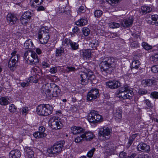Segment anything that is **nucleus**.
I'll use <instances>...</instances> for the list:
<instances>
[{
  "mask_svg": "<svg viewBox=\"0 0 158 158\" xmlns=\"http://www.w3.org/2000/svg\"><path fill=\"white\" fill-rule=\"evenodd\" d=\"M137 158H150L147 155H139Z\"/></svg>",
  "mask_w": 158,
  "mask_h": 158,
  "instance_id": "obj_64",
  "label": "nucleus"
},
{
  "mask_svg": "<svg viewBox=\"0 0 158 158\" xmlns=\"http://www.w3.org/2000/svg\"><path fill=\"white\" fill-rule=\"evenodd\" d=\"M49 30L48 27H41L39 31L38 38L42 44L47 43L49 38Z\"/></svg>",
  "mask_w": 158,
  "mask_h": 158,
  "instance_id": "obj_5",
  "label": "nucleus"
},
{
  "mask_svg": "<svg viewBox=\"0 0 158 158\" xmlns=\"http://www.w3.org/2000/svg\"><path fill=\"white\" fill-rule=\"evenodd\" d=\"M21 155L20 152L17 150H13L10 151L9 154L10 158H19Z\"/></svg>",
  "mask_w": 158,
  "mask_h": 158,
  "instance_id": "obj_17",
  "label": "nucleus"
},
{
  "mask_svg": "<svg viewBox=\"0 0 158 158\" xmlns=\"http://www.w3.org/2000/svg\"><path fill=\"white\" fill-rule=\"evenodd\" d=\"M72 132L73 134H77L83 133L85 130L82 128L80 127L73 126L71 127Z\"/></svg>",
  "mask_w": 158,
  "mask_h": 158,
  "instance_id": "obj_19",
  "label": "nucleus"
},
{
  "mask_svg": "<svg viewBox=\"0 0 158 158\" xmlns=\"http://www.w3.org/2000/svg\"><path fill=\"white\" fill-rule=\"evenodd\" d=\"M140 65V63L139 60H134L132 62L131 67V68L138 69Z\"/></svg>",
  "mask_w": 158,
  "mask_h": 158,
  "instance_id": "obj_29",
  "label": "nucleus"
},
{
  "mask_svg": "<svg viewBox=\"0 0 158 158\" xmlns=\"http://www.w3.org/2000/svg\"><path fill=\"white\" fill-rule=\"evenodd\" d=\"M131 46L132 47H138L139 46V45L138 42L134 41L131 43Z\"/></svg>",
  "mask_w": 158,
  "mask_h": 158,
  "instance_id": "obj_52",
  "label": "nucleus"
},
{
  "mask_svg": "<svg viewBox=\"0 0 158 158\" xmlns=\"http://www.w3.org/2000/svg\"><path fill=\"white\" fill-rule=\"evenodd\" d=\"M94 135L91 132H85L82 134V136H83L84 139H85L86 140H90L92 139L94 137Z\"/></svg>",
  "mask_w": 158,
  "mask_h": 158,
  "instance_id": "obj_20",
  "label": "nucleus"
},
{
  "mask_svg": "<svg viewBox=\"0 0 158 158\" xmlns=\"http://www.w3.org/2000/svg\"><path fill=\"white\" fill-rule=\"evenodd\" d=\"M92 73L91 72H89L88 73L82 72L80 74L81 77V84L82 85H85L88 82L89 80L91 77Z\"/></svg>",
  "mask_w": 158,
  "mask_h": 158,
  "instance_id": "obj_9",
  "label": "nucleus"
},
{
  "mask_svg": "<svg viewBox=\"0 0 158 158\" xmlns=\"http://www.w3.org/2000/svg\"><path fill=\"white\" fill-rule=\"evenodd\" d=\"M85 7L84 6H80L78 8V13L79 14V13L81 12L82 11H84Z\"/></svg>",
  "mask_w": 158,
  "mask_h": 158,
  "instance_id": "obj_63",
  "label": "nucleus"
},
{
  "mask_svg": "<svg viewBox=\"0 0 158 158\" xmlns=\"http://www.w3.org/2000/svg\"><path fill=\"white\" fill-rule=\"evenodd\" d=\"M133 92L130 90L127 86H123L120 88L118 94V97L123 99H130L133 96Z\"/></svg>",
  "mask_w": 158,
  "mask_h": 158,
  "instance_id": "obj_3",
  "label": "nucleus"
},
{
  "mask_svg": "<svg viewBox=\"0 0 158 158\" xmlns=\"http://www.w3.org/2000/svg\"><path fill=\"white\" fill-rule=\"evenodd\" d=\"M71 42H72V41L70 39L66 38L62 42V44L67 46L69 45H70Z\"/></svg>",
  "mask_w": 158,
  "mask_h": 158,
  "instance_id": "obj_41",
  "label": "nucleus"
},
{
  "mask_svg": "<svg viewBox=\"0 0 158 158\" xmlns=\"http://www.w3.org/2000/svg\"><path fill=\"white\" fill-rule=\"evenodd\" d=\"M105 147L107 152H108V151H111L115 149L114 145L110 142H107L105 145Z\"/></svg>",
  "mask_w": 158,
  "mask_h": 158,
  "instance_id": "obj_24",
  "label": "nucleus"
},
{
  "mask_svg": "<svg viewBox=\"0 0 158 158\" xmlns=\"http://www.w3.org/2000/svg\"><path fill=\"white\" fill-rule=\"evenodd\" d=\"M8 103L7 99L4 97L0 99V104L2 105H5Z\"/></svg>",
  "mask_w": 158,
  "mask_h": 158,
  "instance_id": "obj_38",
  "label": "nucleus"
},
{
  "mask_svg": "<svg viewBox=\"0 0 158 158\" xmlns=\"http://www.w3.org/2000/svg\"><path fill=\"white\" fill-rule=\"evenodd\" d=\"M9 110L11 112L14 113L16 110V108L14 105L12 104L9 107Z\"/></svg>",
  "mask_w": 158,
  "mask_h": 158,
  "instance_id": "obj_46",
  "label": "nucleus"
},
{
  "mask_svg": "<svg viewBox=\"0 0 158 158\" xmlns=\"http://www.w3.org/2000/svg\"><path fill=\"white\" fill-rule=\"evenodd\" d=\"M42 65L44 68H46L50 67V64L47 62L44 61L42 62Z\"/></svg>",
  "mask_w": 158,
  "mask_h": 158,
  "instance_id": "obj_54",
  "label": "nucleus"
},
{
  "mask_svg": "<svg viewBox=\"0 0 158 158\" xmlns=\"http://www.w3.org/2000/svg\"><path fill=\"white\" fill-rule=\"evenodd\" d=\"M156 81V80L154 78H153L151 79L143 80L142 81V83L143 85H145L149 86L155 84Z\"/></svg>",
  "mask_w": 158,
  "mask_h": 158,
  "instance_id": "obj_23",
  "label": "nucleus"
},
{
  "mask_svg": "<svg viewBox=\"0 0 158 158\" xmlns=\"http://www.w3.org/2000/svg\"><path fill=\"white\" fill-rule=\"evenodd\" d=\"M33 44L30 40L26 41L24 44V47L26 49H29L31 48Z\"/></svg>",
  "mask_w": 158,
  "mask_h": 158,
  "instance_id": "obj_28",
  "label": "nucleus"
},
{
  "mask_svg": "<svg viewBox=\"0 0 158 158\" xmlns=\"http://www.w3.org/2000/svg\"><path fill=\"white\" fill-rule=\"evenodd\" d=\"M119 158H126L127 154L124 152H120L119 155Z\"/></svg>",
  "mask_w": 158,
  "mask_h": 158,
  "instance_id": "obj_50",
  "label": "nucleus"
},
{
  "mask_svg": "<svg viewBox=\"0 0 158 158\" xmlns=\"http://www.w3.org/2000/svg\"><path fill=\"white\" fill-rule=\"evenodd\" d=\"M95 150V148H93L88 152L87 154V156L88 157L91 158L93 155L94 152Z\"/></svg>",
  "mask_w": 158,
  "mask_h": 158,
  "instance_id": "obj_47",
  "label": "nucleus"
},
{
  "mask_svg": "<svg viewBox=\"0 0 158 158\" xmlns=\"http://www.w3.org/2000/svg\"><path fill=\"white\" fill-rule=\"evenodd\" d=\"M36 111L39 115L46 116L52 113V107L49 104L40 105L37 107Z\"/></svg>",
  "mask_w": 158,
  "mask_h": 158,
  "instance_id": "obj_4",
  "label": "nucleus"
},
{
  "mask_svg": "<svg viewBox=\"0 0 158 158\" xmlns=\"http://www.w3.org/2000/svg\"><path fill=\"white\" fill-rule=\"evenodd\" d=\"M58 118V117H55L56 125L58 127V129H60L63 127V125L60 121H59Z\"/></svg>",
  "mask_w": 158,
  "mask_h": 158,
  "instance_id": "obj_32",
  "label": "nucleus"
},
{
  "mask_svg": "<svg viewBox=\"0 0 158 158\" xmlns=\"http://www.w3.org/2000/svg\"><path fill=\"white\" fill-rule=\"evenodd\" d=\"M87 23L88 20L87 19L85 18H82L77 21L76 24L77 25L83 26L87 24Z\"/></svg>",
  "mask_w": 158,
  "mask_h": 158,
  "instance_id": "obj_27",
  "label": "nucleus"
},
{
  "mask_svg": "<svg viewBox=\"0 0 158 158\" xmlns=\"http://www.w3.org/2000/svg\"><path fill=\"white\" fill-rule=\"evenodd\" d=\"M32 16V14L29 11H27L24 12L22 16L27 18L29 19H31Z\"/></svg>",
  "mask_w": 158,
  "mask_h": 158,
  "instance_id": "obj_36",
  "label": "nucleus"
},
{
  "mask_svg": "<svg viewBox=\"0 0 158 158\" xmlns=\"http://www.w3.org/2000/svg\"><path fill=\"white\" fill-rule=\"evenodd\" d=\"M119 0H106V1L110 4L113 5V4L117 3Z\"/></svg>",
  "mask_w": 158,
  "mask_h": 158,
  "instance_id": "obj_49",
  "label": "nucleus"
},
{
  "mask_svg": "<svg viewBox=\"0 0 158 158\" xmlns=\"http://www.w3.org/2000/svg\"><path fill=\"white\" fill-rule=\"evenodd\" d=\"M45 94L46 95V97L48 99H51L52 98L54 97L52 92L51 91V89H47L45 91Z\"/></svg>",
  "mask_w": 158,
  "mask_h": 158,
  "instance_id": "obj_30",
  "label": "nucleus"
},
{
  "mask_svg": "<svg viewBox=\"0 0 158 158\" xmlns=\"http://www.w3.org/2000/svg\"><path fill=\"white\" fill-rule=\"evenodd\" d=\"M151 95L153 98H158V92H152L151 93Z\"/></svg>",
  "mask_w": 158,
  "mask_h": 158,
  "instance_id": "obj_51",
  "label": "nucleus"
},
{
  "mask_svg": "<svg viewBox=\"0 0 158 158\" xmlns=\"http://www.w3.org/2000/svg\"><path fill=\"white\" fill-rule=\"evenodd\" d=\"M151 70L152 72L154 73H156L158 72V69L156 66H154L152 67Z\"/></svg>",
  "mask_w": 158,
  "mask_h": 158,
  "instance_id": "obj_58",
  "label": "nucleus"
},
{
  "mask_svg": "<svg viewBox=\"0 0 158 158\" xmlns=\"http://www.w3.org/2000/svg\"><path fill=\"white\" fill-rule=\"evenodd\" d=\"M43 2V0H31L30 4L31 7L36 8L40 5Z\"/></svg>",
  "mask_w": 158,
  "mask_h": 158,
  "instance_id": "obj_25",
  "label": "nucleus"
},
{
  "mask_svg": "<svg viewBox=\"0 0 158 158\" xmlns=\"http://www.w3.org/2000/svg\"><path fill=\"white\" fill-rule=\"evenodd\" d=\"M137 135L135 134L132 135L129 137L128 143L130 145V146L132 143L133 141L135 140V138L137 137Z\"/></svg>",
  "mask_w": 158,
  "mask_h": 158,
  "instance_id": "obj_40",
  "label": "nucleus"
},
{
  "mask_svg": "<svg viewBox=\"0 0 158 158\" xmlns=\"http://www.w3.org/2000/svg\"><path fill=\"white\" fill-rule=\"evenodd\" d=\"M63 145L59 142H57L54 144L49 150V152L52 154L60 152L62 150Z\"/></svg>",
  "mask_w": 158,
  "mask_h": 158,
  "instance_id": "obj_11",
  "label": "nucleus"
},
{
  "mask_svg": "<svg viewBox=\"0 0 158 158\" xmlns=\"http://www.w3.org/2000/svg\"><path fill=\"white\" fill-rule=\"evenodd\" d=\"M23 57L27 63L30 65L36 64L39 62L36 54L30 50H28L25 53Z\"/></svg>",
  "mask_w": 158,
  "mask_h": 158,
  "instance_id": "obj_2",
  "label": "nucleus"
},
{
  "mask_svg": "<svg viewBox=\"0 0 158 158\" xmlns=\"http://www.w3.org/2000/svg\"><path fill=\"white\" fill-rule=\"evenodd\" d=\"M137 149L138 151L143 152H148L150 150L149 146L143 143H139L137 146Z\"/></svg>",
  "mask_w": 158,
  "mask_h": 158,
  "instance_id": "obj_14",
  "label": "nucleus"
},
{
  "mask_svg": "<svg viewBox=\"0 0 158 158\" xmlns=\"http://www.w3.org/2000/svg\"><path fill=\"white\" fill-rule=\"evenodd\" d=\"M151 19L152 20L154 21L152 23L155 24L156 26H158V15H152Z\"/></svg>",
  "mask_w": 158,
  "mask_h": 158,
  "instance_id": "obj_31",
  "label": "nucleus"
},
{
  "mask_svg": "<svg viewBox=\"0 0 158 158\" xmlns=\"http://www.w3.org/2000/svg\"><path fill=\"white\" fill-rule=\"evenodd\" d=\"M91 52L89 50H85L83 52V54L84 57L86 58H89L91 56Z\"/></svg>",
  "mask_w": 158,
  "mask_h": 158,
  "instance_id": "obj_35",
  "label": "nucleus"
},
{
  "mask_svg": "<svg viewBox=\"0 0 158 158\" xmlns=\"http://www.w3.org/2000/svg\"><path fill=\"white\" fill-rule=\"evenodd\" d=\"M34 154V152L32 150L30 151V152L27 154V156L29 158H33Z\"/></svg>",
  "mask_w": 158,
  "mask_h": 158,
  "instance_id": "obj_56",
  "label": "nucleus"
},
{
  "mask_svg": "<svg viewBox=\"0 0 158 158\" xmlns=\"http://www.w3.org/2000/svg\"><path fill=\"white\" fill-rule=\"evenodd\" d=\"M56 54L58 55V56L60 54L62 53H63L64 52V50L63 48H61L60 49H57L56 50Z\"/></svg>",
  "mask_w": 158,
  "mask_h": 158,
  "instance_id": "obj_55",
  "label": "nucleus"
},
{
  "mask_svg": "<svg viewBox=\"0 0 158 158\" xmlns=\"http://www.w3.org/2000/svg\"><path fill=\"white\" fill-rule=\"evenodd\" d=\"M142 45L143 48L146 50H149L152 48V46L145 42H143L142 43Z\"/></svg>",
  "mask_w": 158,
  "mask_h": 158,
  "instance_id": "obj_33",
  "label": "nucleus"
},
{
  "mask_svg": "<svg viewBox=\"0 0 158 158\" xmlns=\"http://www.w3.org/2000/svg\"><path fill=\"white\" fill-rule=\"evenodd\" d=\"M51 91L52 92L54 97H57L60 94V89L58 87L54 84L52 85V87H51Z\"/></svg>",
  "mask_w": 158,
  "mask_h": 158,
  "instance_id": "obj_18",
  "label": "nucleus"
},
{
  "mask_svg": "<svg viewBox=\"0 0 158 158\" xmlns=\"http://www.w3.org/2000/svg\"><path fill=\"white\" fill-rule=\"evenodd\" d=\"M102 12L100 10H97L94 13V15L95 17L98 18L100 17L102 15Z\"/></svg>",
  "mask_w": 158,
  "mask_h": 158,
  "instance_id": "obj_45",
  "label": "nucleus"
},
{
  "mask_svg": "<svg viewBox=\"0 0 158 158\" xmlns=\"http://www.w3.org/2000/svg\"><path fill=\"white\" fill-rule=\"evenodd\" d=\"M122 110L119 108L115 110L114 112V116L116 120L119 121L122 118Z\"/></svg>",
  "mask_w": 158,
  "mask_h": 158,
  "instance_id": "obj_21",
  "label": "nucleus"
},
{
  "mask_svg": "<svg viewBox=\"0 0 158 158\" xmlns=\"http://www.w3.org/2000/svg\"><path fill=\"white\" fill-rule=\"evenodd\" d=\"M82 32L85 36H87L89 34L90 30L87 27H84L82 29Z\"/></svg>",
  "mask_w": 158,
  "mask_h": 158,
  "instance_id": "obj_42",
  "label": "nucleus"
},
{
  "mask_svg": "<svg viewBox=\"0 0 158 158\" xmlns=\"http://www.w3.org/2000/svg\"><path fill=\"white\" fill-rule=\"evenodd\" d=\"M25 152H26V154L30 152V151H32V150L30 148L28 147H25L24 148Z\"/></svg>",
  "mask_w": 158,
  "mask_h": 158,
  "instance_id": "obj_61",
  "label": "nucleus"
},
{
  "mask_svg": "<svg viewBox=\"0 0 158 158\" xmlns=\"http://www.w3.org/2000/svg\"><path fill=\"white\" fill-rule=\"evenodd\" d=\"M55 117L51 118L49 121V126L52 129H58L57 125H56Z\"/></svg>",
  "mask_w": 158,
  "mask_h": 158,
  "instance_id": "obj_26",
  "label": "nucleus"
},
{
  "mask_svg": "<svg viewBox=\"0 0 158 158\" xmlns=\"http://www.w3.org/2000/svg\"><path fill=\"white\" fill-rule=\"evenodd\" d=\"M98 44V41L96 40H93L90 42L89 45L91 46L95 47Z\"/></svg>",
  "mask_w": 158,
  "mask_h": 158,
  "instance_id": "obj_48",
  "label": "nucleus"
},
{
  "mask_svg": "<svg viewBox=\"0 0 158 158\" xmlns=\"http://www.w3.org/2000/svg\"><path fill=\"white\" fill-rule=\"evenodd\" d=\"M109 26L110 28H115L119 27L120 25L118 23L113 22L110 23Z\"/></svg>",
  "mask_w": 158,
  "mask_h": 158,
  "instance_id": "obj_43",
  "label": "nucleus"
},
{
  "mask_svg": "<svg viewBox=\"0 0 158 158\" xmlns=\"http://www.w3.org/2000/svg\"><path fill=\"white\" fill-rule=\"evenodd\" d=\"M17 51L14 50L11 53V57L8 62V67L11 70L14 71L16 67V64L17 63L18 55L16 53Z\"/></svg>",
  "mask_w": 158,
  "mask_h": 158,
  "instance_id": "obj_7",
  "label": "nucleus"
},
{
  "mask_svg": "<svg viewBox=\"0 0 158 158\" xmlns=\"http://www.w3.org/2000/svg\"><path fill=\"white\" fill-rule=\"evenodd\" d=\"M115 61V59L113 58H106L100 64L101 71L107 73H111L114 70Z\"/></svg>",
  "mask_w": 158,
  "mask_h": 158,
  "instance_id": "obj_1",
  "label": "nucleus"
},
{
  "mask_svg": "<svg viewBox=\"0 0 158 158\" xmlns=\"http://www.w3.org/2000/svg\"><path fill=\"white\" fill-rule=\"evenodd\" d=\"M98 134L100 139L102 137L105 139H108L110 136L111 131L108 127H104L100 129Z\"/></svg>",
  "mask_w": 158,
  "mask_h": 158,
  "instance_id": "obj_8",
  "label": "nucleus"
},
{
  "mask_svg": "<svg viewBox=\"0 0 158 158\" xmlns=\"http://www.w3.org/2000/svg\"><path fill=\"white\" fill-rule=\"evenodd\" d=\"M99 96L98 90L96 89H92L88 94L87 100L90 101L93 100L97 98Z\"/></svg>",
  "mask_w": 158,
  "mask_h": 158,
  "instance_id": "obj_10",
  "label": "nucleus"
},
{
  "mask_svg": "<svg viewBox=\"0 0 158 158\" xmlns=\"http://www.w3.org/2000/svg\"><path fill=\"white\" fill-rule=\"evenodd\" d=\"M84 139L83 136H82V134L80 136H78L75 139V141L77 143H79L82 141Z\"/></svg>",
  "mask_w": 158,
  "mask_h": 158,
  "instance_id": "obj_44",
  "label": "nucleus"
},
{
  "mask_svg": "<svg viewBox=\"0 0 158 158\" xmlns=\"http://www.w3.org/2000/svg\"><path fill=\"white\" fill-rule=\"evenodd\" d=\"M106 86L112 89L117 88L120 85V83L116 80L110 81L106 83Z\"/></svg>",
  "mask_w": 158,
  "mask_h": 158,
  "instance_id": "obj_13",
  "label": "nucleus"
},
{
  "mask_svg": "<svg viewBox=\"0 0 158 158\" xmlns=\"http://www.w3.org/2000/svg\"><path fill=\"white\" fill-rule=\"evenodd\" d=\"M133 18L132 16H130L129 18L123 20L121 24L124 27H130L133 23Z\"/></svg>",
  "mask_w": 158,
  "mask_h": 158,
  "instance_id": "obj_15",
  "label": "nucleus"
},
{
  "mask_svg": "<svg viewBox=\"0 0 158 158\" xmlns=\"http://www.w3.org/2000/svg\"><path fill=\"white\" fill-rule=\"evenodd\" d=\"M57 69L56 68L53 67L50 69V72L51 73H54L57 72Z\"/></svg>",
  "mask_w": 158,
  "mask_h": 158,
  "instance_id": "obj_60",
  "label": "nucleus"
},
{
  "mask_svg": "<svg viewBox=\"0 0 158 158\" xmlns=\"http://www.w3.org/2000/svg\"><path fill=\"white\" fill-rule=\"evenodd\" d=\"M150 60L154 62L158 61V52L154 54L150 57Z\"/></svg>",
  "mask_w": 158,
  "mask_h": 158,
  "instance_id": "obj_37",
  "label": "nucleus"
},
{
  "mask_svg": "<svg viewBox=\"0 0 158 158\" xmlns=\"http://www.w3.org/2000/svg\"><path fill=\"white\" fill-rule=\"evenodd\" d=\"M29 19L22 16L20 19V21L22 24L24 25H26Z\"/></svg>",
  "mask_w": 158,
  "mask_h": 158,
  "instance_id": "obj_34",
  "label": "nucleus"
},
{
  "mask_svg": "<svg viewBox=\"0 0 158 158\" xmlns=\"http://www.w3.org/2000/svg\"><path fill=\"white\" fill-rule=\"evenodd\" d=\"M152 10V8L151 7L144 6L141 7L140 11L143 14H146L150 12Z\"/></svg>",
  "mask_w": 158,
  "mask_h": 158,
  "instance_id": "obj_22",
  "label": "nucleus"
},
{
  "mask_svg": "<svg viewBox=\"0 0 158 158\" xmlns=\"http://www.w3.org/2000/svg\"><path fill=\"white\" fill-rule=\"evenodd\" d=\"M88 119L90 123H94L101 122L102 120V116L94 110H91L89 114Z\"/></svg>",
  "mask_w": 158,
  "mask_h": 158,
  "instance_id": "obj_6",
  "label": "nucleus"
},
{
  "mask_svg": "<svg viewBox=\"0 0 158 158\" xmlns=\"http://www.w3.org/2000/svg\"><path fill=\"white\" fill-rule=\"evenodd\" d=\"M70 46L74 50H76L78 49V44L72 41L70 44Z\"/></svg>",
  "mask_w": 158,
  "mask_h": 158,
  "instance_id": "obj_39",
  "label": "nucleus"
},
{
  "mask_svg": "<svg viewBox=\"0 0 158 158\" xmlns=\"http://www.w3.org/2000/svg\"><path fill=\"white\" fill-rule=\"evenodd\" d=\"M65 10L64 7L62 6H60L59 7V11L60 13H63L65 12Z\"/></svg>",
  "mask_w": 158,
  "mask_h": 158,
  "instance_id": "obj_59",
  "label": "nucleus"
},
{
  "mask_svg": "<svg viewBox=\"0 0 158 158\" xmlns=\"http://www.w3.org/2000/svg\"><path fill=\"white\" fill-rule=\"evenodd\" d=\"M139 94L140 95H143L146 94L147 93V91L145 89H140L138 92Z\"/></svg>",
  "mask_w": 158,
  "mask_h": 158,
  "instance_id": "obj_53",
  "label": "nucleus"
},
{
  "mask_svg": "<svg viewBox=\"0 0 158 158\" xmlns=\"http://www.w3.org/2000/svg\"><path fill=\"white\" fill-rule=\"evenodd\" d=\"M67 69H68L67 71L68 72L71 71H74L76 70V69L74 67H67Z\"/></svg>",
  "mask_w": 158,
  "mask_h": 158,
  "instance_id": "obj_62",
  "label": "nucleus"
},
{
  "mask_svg": "<svg viewBox=\"0 0 158 158\" xmlns=\"http://www.w3.org/2000/svg\"><path fill=\"white\" fill-rule=\"evenodd\" d=\"M39 130V131L36 132L33 135L35 137L43 138L47 136L46 133L44 132V131H45V129L43 127H40Z\"/></svg>",
  "mask_w": 158,
  "mask_h": 158,
  "instance_id": "obj_12",
  "label": "nucleus"
},
{
  "mask_svg": "<svg viewBox=\"0 0 158 158\" xmlns=\"http://www.w3.org/2000/svg\"><path fill=\"white\" fill-rule=\"evenodd\" d=\"M7 20L10 24L13 25L16 23L17 19L15 15L9 13L7 15Z\"/></svg>",
  "mask_w": 158,
  "mask_h": 158,
  "instance_id": "obj_16",
  "label": "nucleus"
},
{
  "mask_svg": "<svg viewBox=\"0 0 158 158\" xmlns=\"http://www.w3.org/2000/svg\"><path fill=\"white\" fill-rule=\"evenodd\" d=\"M28 108L24 107L22 109V113L23 114L26 115L28 113Z\"/></svg>",
  "mask_w": 158,
  "mask_h": 158,
  "instance_id": "obj_57",
  "label": "nucleus"
}]
</instances>
